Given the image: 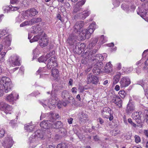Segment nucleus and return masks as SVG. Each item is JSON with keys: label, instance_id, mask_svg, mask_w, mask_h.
Wrapping results in <instances>:
<instances>
[{"label": "nucleus", "instance_id": "obj_1", "mask_svg": "<svg viewBox=\"0 0 148 148\" xmlns=\"http://www.w3.org/2000/svg\"><path fill=\"white\" fill-rule=\"evenodd\" d=\"M104 59L103 56L101 54L97 55L92 59V61L94 62H98L94 65L93 69V72L95 75H98L102 71L103 65V63L101 62Z\"/></svg>", "mask_w": 148, "mask_h": 148}, {"label": "nucleus", "instance_id": "obj_2", "mask_svg": "<svg viewBox=\"0 0 148 148\" xmlns=\"http://www.w3.org/2000/svg\"><path fill=\"white\" fill-rule=\"evenodd\" d=\"M12 87L10 79L8 78L3 77L0 82V95H3L4 90L6 93L10 91Z\"/></svg>", "mask_w": 148, "mask_h": 148}, {"label": "nucleus", "instance_id": "obj_3", "mask_svg": "<svg viewBox=\"0 0 148 148\" xmlns=\"http://www.w3.org/2000/svg\"><path fill=\"white\" fill-rule=\"evenodd\" d=\"M96 27L95 23L91 24L88 28V29H84L82 31L80 34L81 40H85L90 38L91 34L93 32Z\"/></svg>", "mask_w": 148, "mask_h": 148}, {"label": "nucleus", "instance_id": "obj_4", "mask_svg": "<svg viewBox=\"0 0 148 148\" xmlns=\"http://www.w3.org/2000/svg\"><path fill=\"white\" fill-rule=\"evenodd\" d=\"M51 95L53 97V99H50L49 101V102L48 100H46L40 101V103L44 107H45L47 106L50 109H53L56 107L58 101L56 98H54L56 97L54 91H52Z\"/></svg>", "mask_w": 148, "mask_h": 148}, {"label": "nucleus", "instance_id": "obj_5", "mask_svg": "<svg viewBox=\"0 0 148 148\" xmlns=\"http://www.w3.org/2000/svg\"><path fill=\"white\" fill-rule=\"evenodd\" d=\"M101 114L103 117L109 119L110 121L113 119V114L111 113V109L109 107H105L101 110Z\"/></svg>", "mask_w": 148, "mask_h": 148}, {"label": "nucleus", "instance_id": "obj_6", "mask_svg": "<svg viewBox=\"0 0 148 148\" xmlns=\"http://www.w3.org/2000/svg\"><path fill=\"white\" fill-rule=\"evenodd\" d=\"M54 114L53 113H51L49 114V118H50V120L52 123L51 125V128L58 129L60 127L61 128L62 126V123L60 121H58L57 122H54L55 119L53 116Z\"/></svg>", "mask_w": 148, "mask_h": 148}, {"label": "nucleus", "instance_id": "obj_7", "mask_svg": "<svg viewBox=\"0 0 148 148\" xmlns=\"http://www.w3.org/2000/svg\"><path fill=\"white\" fill-rule=\"evenodd\" d=\"M77 36L74 34H71L68 38L67 40V43H68L70 45L73 49V47L75 45H76L78 42H77Z\"/></svg>", "mask_w": 148, "mask_h": 148}, {"label": "nucleus", "instance_id": "obj_8", "mask_svg": "<svg viewBox=\"0 0 148 148\" xmlns=\"http://www.w3.org/2000/svg\"><path fill=\"white\" fill-rule=\"evenodd\" d=\"M86 47V45L84 43L78 42L76 45L73 47V50L76 53H81Z\"/></svg>", "mask_w": 148, "mask_h": 148}, {"label": "nucleus", "instance_id": "obj_9", "mask_svg": "<svg viewBox=\"0 0 148 148\" xmlns=\"http://www.w3.org/2000/svg\"><path fill=\"white\" fill-rule=\"evenodd\" d=\"M12 108L10 106L4 102H0V110L3 111L6 114L10 113Z\"/></svg>", "mask_w": 148, "mask_h": 148}, {"label": "nucleus", "instance_id": "obj_10", "mask_svg": "<svg viewBox=\"0 0 148 148\" xmlns=\"http://www.w3.org/2000/svg\"><path fill=\"white\" fill-rule=\"evenodd\" d=\"M13 144L12 137H7L4 139L3 143V146L4 148H10Z\"/></svg>", "mask_w": 148, "mask_h": 148}, {"label": "nucleus", "instance_id": "obj_11", "mask_svg": "<svg viewBox=\"0 0 148 148\" xmlns=\"http://www.w3.org/2000/svg\"><path fill=\"white\" fill-rule=\"evenodd\" d=\"M56 58L54 57H51L48 60V63L47 64V67L48 69H50L51 68H54L58 66V64L56 62Z\"/></svg>", "mask_w": 148, "mask_h": 148}, {"label": "nucleus", "instance_id": "obj_12", "mask_svg": "<svg viewBox=\"0 0 148 148\" xmlns=\"http://www.w3.org/2000/svg\"><path fill=\"white\" fill-rule=\"evenodd\" d=\"M38 13L37 11L35 9L32 8L28 10L25 11L24 14V16L26 18H30L32 16H35Z\"/></svg>", "mask_w": 148, "mask_h": 148}, {"label": "nucleus", "instance_id": "obj_13", "mask_svg": "<svg viewBox=\"0 0 148 148\" xmlns=\"http://www.w3.org/2000/svg\"><path fill=\"white\" fill-rule=\"evenodd\" d=\"M119 82L121 87L124 88L128 86L130 84L131 81L129 77H125L121 79Z\"/></svg>", "mask_w": 148, "mask_h": 148}, {"label": "nucleus", "instance_id": "obj_14", "mask_svg": "<svg viewBox=\"0 0 148 148\" xmlns=\"http://www.w3.org/2000/svg\"><path fill=\"white\" fill-rule=\"evenodd\" d=\"M86 1V0H82L78 2L74 8L73 12L76 13L80 11L82 9V6L84 4Z\"/></svg>", "mask_w": 148, "mask_h": 148}, {"label": "nucleus", "instance_id": "obj_15", "mask_svg": "<svg viewBox=\"0 0 148 148\" xmlns=\"http://www.w3.org/2000/svg\"><path fill=\"white\" fill-rule=\"evenodd\" d=\"M84 25V22L81 21L77 22L75 24L74 28V30L76 33H79L80 32L81 29Z\"/></svg>", "mask_w": 148, "mask_h": 148}, {"label": "nucleus", "instance_id": "obj_16", "mask_svg": "<svg viewBox=\"0 0 148 148\" xmlns=\"http://www.w3.org/2000/svg\"><path fill=\"white\" fill-rule=\"evenodd\" d=\"M49 114L48 116L49 120L47 121H44L42 122L40 124V126L42 127L44 129H48L49 127L51 128V125L52 123L51 121H50V118L49 117Z\"/></svg>", "mask_w": 148, "mask_h": 148}, {"label": "nucleus", "instance_id": "obj_17", "mask_svg": "<svg viewBox=\"0 0 148 148\" xmlns=\"http://www.w3.org/2000/svg\"><path fill=\"white\" fill-rule=\"evenodd\" d=\"M48 39L46 35L42 36L39 41V44L42 47H43L47 46L48 43Z\"/></svg>", "mask_w": 148, "mask_h": 148}, {"label": "nucleus", "instance_id": "obj_18", "mask_svg": "<svg viewBox=\"0 0 148 148\" xmlns=\"http://www.w3.org/2000/svg\"><path fill=\"white\" fill-rule=\"evenodd\" d=\"M135 109V106L132 103L129 102L127 104L125 112L128 114H130L133 112Z\"/></svg>", "mask_w": 148, "mask_h": 148}, {"label": "nucleus", "instance_id": "obj_19", "mask_svg": "<svg viewBox=\"0 0 148 148\" xmlns=\"http://www.w3.org/2000/svg\"><path fill=\"white\" fill-rule=\"evenodd\" d=\"M19 59V57L17 55H14L11 56L9 60L10 62H11L12 65L15 66L19 65L20 63Z\"/></svg>", "mask_w": 148, "mask_h": 148}, {"label": "nucleus", "instance_id": "obj_20", "mask_svg": "<svg viewBox=\"0 0 148 148\" xmlns=\"http://www.w3.org/2000/svg\"><path fill=\"white\" fill-rule=\"evenodd\" d=\"M141 112H135L132 114V117L137 123H139L141 122Z\"/></svg>", "mask_w": 148, "mask_h": 148}, {"label": "nucleus", "instance_id": "obj_21", "mask_svg": "<svg viewBox=\"0 0 148 148\" xmlns=\"http://www.w3.org/2000/svg\"><path fill=\"white\" fill-rule=\"evenodd\" d=\"M79 121L81 122L85 123L88 121V117L87 115L83 112H81L79 118Z\"/></svg>", "mask_w": 148, "mask_h": 148}, {"label": "nucleus", "instance_id": "obj_22", "mask_svg": "<svg viewBox=\"0 0 148 148\" xmlns=\"http://www.w3.org/2000/svg\"><path fill=\"white\" fill-rule=\"evenodd\" d=\"M11 41V37L10 36L8 35L3 40V45L9 46L10 45Z\"/></svg>", "mask_w": 148, "mask_h": 148}, {"label": "nucleus", "instance_id": "obj_23", "mask_svg": "<svg viewBox=\"0 0 148 148\" xmlns=\"http://www.w3.org/2000/svg\"><path fill=\"white\" fill-rule=\"evenodd\" d=\"M43 134L42 132L40 130H38L36 131L34 134V135H32L31 137L29 138L30 140L31 138H33L34 137V138H39L41 139H42L43 137Z\"/></svg>", "mask_w": 148, "mask_h": 148}, {"label": "nucleus", "instance_id": "obj_24", "mask_svg": "<svg viewBox=\"0 0 148 148\" xmlns=\"http://www.w3.org/2000/svg\"><path fill=\"white\" fill-rule=\"evenodd\" d=\"M113 103L115 104L119 108L122 106L121 99L119 96H116L112 99Z\"/></svg>", "mask_w": 148, "mask_h": 148}, {"label": "nucleus", "instance_id": "obj_25", "mask_svg": "<svg viewBox=\"0 0 148 148\" xmlns=\"http://www.w3.org/2000/svg\"><path fill=\"white\" fill-rule=\"evenodd\" d=\"M112 66L110 62L106 63L104 69V71L106 73H109L112 71Z\"/></svg>", "mask_w": 148, "mask_h": 148}, {"label": "nucleus", "instance_id": "obj_26", "mask_svg": "<svg viewBox=\"0 0 148 148\" xmlns=\"http://www.w3.org/2000/svg\"><path fill=\"white\" fill-rule=\"evenodd\" d=\"M14 93H12L8 96L6 98V100L12 104L13 103L14 101L16 100V99H18V94L17 95V97L16 99L14 97Z\"/></svg>", "mask_w": 148, "mask_h": 148}, {"label": "nucleus", "instance_id": "obj_27", "mask_svg": "<svg viewBox=\"0 0 148 148\" xmlns=\"http://www.w3.org/2000/svg\"><path fill=\"white\" fill-rule=\"evenodd\" d=\"M71 94V93H70L68 91L64 90L62 92L61 96L63 99H64L68 98Z\"/></svg>", "mask_w": 148, "mask_h": 148}, {"label": "nucleus", "instance_id": "obj_28", "mask_svg": "<svg viewBox=\"0 0 148 148\" xmlns=\"http://www.w3.org/2000/svg\"><path fill=\"white\" fill-rule=\"evenodd\" d=\"M90 14V12L89 11H87L84 13H79L77 15L80 18L84 19L88 16Z\"/></svg>", "mask_w": 148, "mask_h": 148}, {"label": "nucleus", "instance_id": "obj_29", "mask_svg": "<svg viewBox=\"0 0 148 148\" xmlns=\"http://www.w3.org/2000/svg\"><path fill=\"white\" fill-rule=\"evenodd\" d=\"M34 127V126L30 124L26 125L25 126V129L29 132H32Z\"/></svg>", "mask_w": 148, "mask_h": 148}, {"label": "nucleus", "instance_id": "obj_30", "mask_svg": "<svg viewBox=\"0 0 148 148\" xmlns=\"http://www.w3.org/2000/svg\"><path fill=\"white\" fill-rule=\"evenodd\" d=\"M95 75H92V73H90L87 76V84H89L91 83L93 79H95V78H94V77H95Z\"/></svg>", "mask_w": 148, "mask_h": 148}, {"label": "nucleus", "instance_id": "obj_31", "mask_svg": "<svg viewBox=\"0 0 148 148\" xmlns=\"http://www.w3.org/2000/svg\"><path fill=\"white\" fill-rule=\"evenodd\" d=\"M137 13L138 14H140L141 16L143 18L145 17H148V11L147 10L145 9L143 10L141 12H137Z\"/></svg>", "mask_w": 148, "mask_h": 148}, {"label": "nucleus", "instance_id": "obj_32", "mask_svg": "<svg viewBox=\"0 0 148 148\" xmlns=\"http://www.w3.org/2000/svg\"><path fill=\"white\" fill-rule=\"evenodd\" d=\"M121 74L118 73L113 78V84H116L119 81L120 77Z\"/></svg>", "mask_w": 148, "mask_h": 148}, {"label": "nucleus", "instance_id": "obj_33", "mask_svg": "<svg viewBox=\"0 0 148 148\" xmlns=\"http://www.w3.org/2000/svg\"><path fill=\"white\" fill-rule=\"evenodd\" d=\"M34 30L35 34L38 33L39 35L41 34L43 32V30L41 29V27L38 25L36 27Z\"/></svg>", "mask_w": 148, "mask_h": 148}, {"label": "nucleus", "instance_id": "obj_34", "mask_svg": "<svg viewBox=\"0 0 148 148\" xmlns=\"http://www.w3.org/2000/svg\"><path fill=\"white\" fill-rule=\"evenodd\" d=\"M31 25L34 24L38 23L41 21V19L40 18H34L30 20Z\"/></svg>", "mask_w": 148, "mask_h": 148}, {"label": "nucleus", "instance_id": "obj_35", "mask_svg": "<svg viewBox=\"0 0 148 148\" xmlns=\"http://www.w3.org/2000/svg\"><path fill=\"white\" fill-rule=\"evenodd\" d=\"M98 41V38H95L92 39L90 43L89 44V47H92L95 45Z\"/></svg>", "mask_w": 148, "mask_h": 148}, {"label": "nucleus", "instance_id": "obj_36", "mask_svg": "<svg viewBox=\"0 0 148 148\" xmlns=\"http://www.w3.org/2000/svg\"><path fill=\"white\" fill-rule=\"evenodd\" d=\"M59 73L58 70L56 68L52 69L51 71V74L54 77H56L58 75Z\"/></svg>", "mask_w": 148, "mask_h": 148}, {"label": "nucleus", "instance_id": "obj_37", "mask_svg": "<svg viewBox=\"0 0 148 148\" xmlns=\"http://www.w3.org/2000/svg\"><path fill=\"white\" fill-rule=\"evenodd\" d=\"M59 133L62 136H64L66 134V130L64 128H61L60 130L59 131Z\"/></svg>", "mask_w": 148, "mask_h": 148}, {"label": "nucleus", "instance_id": "obj_38", "mask_svg": "<svg viewBox=\"0 0 148 148\" xmlns=\"http://www.w3.org/2000/svg\"><path fill=\"white\" fill-rule=\"evenodd\" d=\"M107 40L106 37H105L103 35L101 36L99 42H101V44H103L105 43Z\"/></svg>", "mask_w": 148, "mask_h": 148}, {"label": "nucleus", "instance_id": "obj_39", "mask_svg": "<svg viewBox=\"0 0 148 148\" xmlns=\"http://www.w3.org/2000/svg\"><path fill=\"white\" fill-rule=\"evenodd\" d=\"M40 38V36H39V34L38 35L34 36L32 39L30 40V42L32 43L34 42L37 41Z\"/></svg>", "mask_w": 148, "mask_h": 148}, {"label": "nucleus", "instance_id": "obj_40", "mask_svg": "<svg viewBox=\"0 0 148 148\" xmlns=\"http://www.w3.org/2000/svg\"><path fill=\"white\" fill-rule=\"evenodd\" d=\"M128 122L131 125L132 128H135L137 127V125L132 121L131 119H128Z\"/></svg>", "mask_w": 148, "mask_h": 148}, {"label": "nucleus", "instance_id": "obj_41", "mask_svg": "<svg viewBox=\"0 0 148 148\" xmlns=\"http://www.w3.org/2000/svg\"><path fill=\"white\" fill-rule=\"evenodd\" d=\"M121 8L126 12H128L129 10V6L125 4H122L121 6Z\"/></svg>", "mask_w": 148, "mask_h": 148}, {"label": "nucleus", "instance_id": "obj_42", "mask_svg": "<svg viewBox=\"0 0 148 148\" xmlns=\"http://www.w3.org/2000/svg\"><path fill=\"white\" fill-rule=\"evenodd\" d=\"M38 61L40 62H44L47 60V58H46L45 56H41L38 59Z\"/></svg>", "mask_w": 148, "mask_h": 148}, {"label": "nucleus", "instance_id": "obj_43", "mask_svg": "<svg viewBox=\"0 0 148 148\" xmlns=\"http://www.w3.org/2000/svg\"><path fill=\"white\" fill-rule=\"evenodd\" d=\"M66 145L64 143H60L58 144L57 147L56 148H67Z\"/></svg>", "mask_w": 148, "mask_h": 148}, {"label": "nucleus", "instance_id": "obj_44", "mask_svg": "<svg viewBox=\"0 0 148 148\" xmlns=\"http://www.w3.org/2000/svg\"><path fill=\"white\" fill-rule=\"evenodd\" d=\"M118 93L122 98H124L126 95V93L123 90H120Z\"/></svg>", "mask_w": 148, "mask_h": 148}, {"label": "nucleus", "instance_id": "obj_45", "mask_svg": "<svg viewBox=\"0 0 148 148\" xmlns=\"http://www.w3.org/2000/svg\"><path fill=\"white\" fill-rule=\"evenodd\" d=\"M68 100L69 101V103H75V100L74 97L72 96L71 94L70 95L68 98Z\"/></svg>", "mask_w": 148, "mask_h": 148}, {"label": "nucleus", "instance_id": "obj_46", "mask_svg": "<svg viewBox=\"0 0 148 148\" xmlns=\"http://www.w3.org/2000/svg\"><path fill=\"white\" fill-rule=\"evenodd\" d=\"M6 33V30L4 29L1 30L0 31V38H1L3 36L5 35Z\"/></svg>", "mask_w": 148, "mask_h": 148}, {"label": "nucleus", "instance_id": "obj_47", "mask_svg": "<svg viewBox=\"0 0 148 148\" xmlns=\"http://www.w3.org/2000/svg\"><path fill=\"white\" fill-rule=\"evenodd\" d=\"M94 78H95V79H93L92 82H91V83L93 84H97L98 82V79L97 77L96 76L95 77H94Z\"/></svg>", "mask_w": 148, "mask_h": 148}, {"label": "nucleus", "instance_id": "obj_48", "mask_svg": "<svg viewBox=\"0 0 148 148\" xmlns=\"http://www.w3.org/2000/svg\"><path fill=\"white\" fill-rule=\"evenodd\" d=\"M135 142L136 143H138L140 141V137L138 135H135L134 136Z\"/></svg>", "mask_w": 148, "mask_h": 148}, {"label": "nucleus", "instance_id": "obj_49", "mask_svg": "<svg viewBox=\"0 0 148 148\" xmlns=\"http://www.w3.org/2000/svg\"><path fill=\"white\" fill-rule=\"evenodd\" d=\"M5 130L3 129L0 130V138L3 137L5 134Z\"/></svg>", "mask_w": 148, "mask_h": 148}, {"label": "nucleus", "instance_id": "obj_50", "mask_svg": "<svg viewBox=\"0 0 148 148\" xmlns=\"http://www.w3.org/2000/svg\"><path fill=\"white\" fill-rule=\"evenodd\" d=\"M40 94V93L39 92H38V91H34V92H33L32 93H31L30 95L31 96H34L35 97H36L38 95H39Z\"/></svg>", "mask_w": 148, "mask_h": 148}, {"label": "nucleus", "instance_id": "obj_51", "mask_svg": "<svg viewBox=\"0 0 148 148\" xmlns=\"http://www.w3.org/2000/svg\"><path fill=\"white\" fill-rule=\"evenodd\" d=\"M62 102L61 104L62 106H66L67 104H68L69 103V101L67 100H65L64 101H61Z\"/></svg>", "mask_w": 148, "mask_h": 148}, {"label": "nucleus", "instance_id": "obj_52", "mask_svg": "<svg viewBox=\"0 0 148 148\" xmlns=\"http://www.w3.org/2000/svg\"><path fill=\"white\" fill-rule=\"evenodd\" d=\"M137 84L140 85H141L143 88H145V85L143 81H138V82Z\"/></svg>", "mask_w": 148, "mask_h": 148}, {"label": "nucleus", "instance_id": "obj_53", "mask_svg": "<svg viewBox=\"0 0 148 148\" xmlns=\"http://www.w3.org/2000/svg\"><path fill=\"white\" fill-rule=\"evenodd\" d=\"M11 6V8H10V9L12 11H15L16 10L19 9V7H14L12 6Z\"/></svg>", "mask_w": 148, "mask_h": 148}, {"label": "nucleus", "instance_id": "obj_54", "mask_svg": "<svg viewBox=\"0 0 148 148\" xmlns=\"http://www.w3.org/2000/svg\"><path fill=\"white\" fill-rule=\"evenodd\" d=\"M27 23V21L23 22L20 25V27H23L25 26L28 25Z\"/></svg>", "mask_w": 148, "mask_h": 148}, {"label": "nucleus", "instance_id": "obj_55", "mask_svg": "<svg viewBox=\"0 0 148 148\" xmlns=\"http://www.w3.org/2000/svg\"><path fill=\"white\" fill-rule=\"evenodd\" d=\"M44 69V68H40L37 71L36 73V74H38L40 73L41 72L43 71Z\"/></svg>", "mask_w": 148, "mask_h": 148}, {"label": "nucleus", "instance_id": "obj_56", "mask_svg": "<svg viewBox=\"0 0 148 148\" xmlns=\"http://www.w3.org/2000/svg\"><path fill=\"white\" fill-rule=\"evenodd\" d=\"M77 90L76 88L74 87L73 88L71 89L72 92L73 93H76L77 92Z\"/></svg>", "mask_w": 148, "mask_h": 148}, {"label": "nucleus", "instance_id": "obj_57", "mask_svg": "<svg viewBox=\"0 0 148 148\" xmlns=\"http://www.w3.org/2000/svg\"><path fill=\"white\" fill-rule=\"evenodd\" d=\"M136 65H140V64L142 66H143L144 64H143V60H140L138 61L136 63Z\"/></svg>", "mask_w": 148, "mask_h": 148}, {"label": "nucleus", "instance_id": "obj_58", "mask_svg": "<svg viewBox=\"0 0 148 148\" xmlns=\"http://www.w3.org/2000/svg\"><path fill=\"white\" fill-rule=\"evenodd\" d=\"M53 113L54 114L53 116L54 117V118H55L54 120L56 119H58V118H59V115L58 114H55V113L52 112H51L50 113Z\"/></svg>", "mask_w": 148, "mask_h": 148}, {"label": "nucleus", "instance_id": "obj_59", "mask_svg": "<svg viewBox=\"0 0 148 148\" xmlns=\"http://www.w3.org/2000/svg\"><path fill=\"white\" fill-rule=\"evenodd\" d=\"M62 103V102H61V101H58L57 104V106L58 108H60L62 106V105L61 104Z\"/></svg>", "mask_w": 148, "mask_h": 148}, {"label": "nucleus", "instance_id": "obj_60", "mask_svg": "<svg viewBox=\"0 0 148 148\" xmlns=\"http://www.w3.org/2000/svg\"><path fill=\"white\" fill-rule=\"evenodd\" d=\"M79 89L81 92H82L84 91V88L81 86H79Z\"/></svg>", "mask_w": 148, "mask_h": 148}, {"label": "nucleus", "instance_id": "obj_61", "mask_svg": "<svg viewBox=\"0 0 148 148\" xmlns=\"http://www.w3.org/2000/svg\"><path fill=\"white\" fill-rule=\"evenodd\" d=\"M92 67L90 66H89L88 67V68L86 70H85V72H88L90 71Z\"/></svg>", "mask_w": 148, "mask_h": 148}, {"label": "nucleus", "instance_id": "obj_62", "mask_svg": "<svg viewBox=\"0 0 148 148\" xmlns=\"http://www.w3.org/2000/svg\"><path fill=\"white\" fill-rule=\"evenodd\" d=\"M98 120H99V122L100 124H102L104 122V121L103 119L100 117H99L98 118Z\"/></svg>", "mask_w": 148, "mask_h": 148}, {"label": "nucleus", "instance_id": "obj_63", "mask_svg": "<svg viewBox=\"0 0 148 148\" xmlns=\"http://www.w3.org/2000/svg\"><path fill=\"white\" fill-rule=\"evenodd\" d=\"M115 89L117 91L119 90H120V86H119L118 85H116L115 87Z\"/></svg>", "mask_w": 148, "mask_h": 148}, {"label": "nucleus", "instance_id": "obj_64", "mask_svg": "<svg viewBox=\"0 0 148 148\" xmlns=\"http://www.w3.org/2000/svg\"><path fill=\"white\" fill-rule=\"evenodd\" d=\"M145 118L146 119L147 123L148 124V112L147 113V114L145 115Z\"/></svg>", "mask_w": 148, "mask_h": 148}]
</instances>
